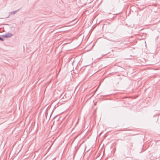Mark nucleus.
<instances>
[{
    "label": "nucleus",
    "mask_w": 160,
    "mask_h": 160,
    "mask_svg": "<svg viewBox=\"0 0 160 160\" xmlns=\"http://www.w3.org/2000/svg\"><path fill=\"white\" fill-rule=\"evenodd\" d=\"M74 155H73V158L74 157Z\"/></svg>",
    "instance_id": "5"
},
{
    "label": "nucleus",
    "mask_w": 160,
    "mask_h": 160,
    "mask_svg": "<svg viewBox=\"0 0 160 160\" xmlns=\"http://www.w3.org/2000/svg\"><path fill=\"white\" fill-rule=\"evenodd\" d=\"M13 34L10 32H8L5 34L2 35V36L4 38H9L13 36Z\"/></svg>",
    "instance_id": "2"
},
{
    "label": "nucleus",
    "mask_w": 160,
    "mask_h": 160,
    "mask_svg": "<svg viewBox=\"0 0 160 160\" xmlns=\"http://www.w3.org/2000/svg\"><path fill=\"white\" fill-rule=\"evenodd\" d=\"M133 143L131 142H128L127 145V150L129 151H130L133 148Z\"/></svg>",
    "instance_id": "1"
},
{
    "label": "nucleus",
    "mask_w": 160,
    "mask_h": 160,
    "mask_svg": "<svg viewBox=\"0 0 160 160\" xmlns=\"http://www.w3.org/2000/svg\"><path fill=\"white\" fill-rule=\"evenodd\" d=\"M0 41H4V39L0 37Z\"/></svg>",
    "instance_id": "4"
},
{
    "label": "nucleus",
    "mask_w": 160,
    "mask_h": 160,
    "mask_svg": "<svg viewBox=\"0 0 160 160\" xmlns=\"http://www.w3.org/2000/svg\"><path fill=\"white\" fill-rule=\"evenodd\" d=\"M20 9H18V10H16V11H13L12 12H10V13L11 14H15L17 12H18Z\"/></svg>",
    "instance_id": "3"
}]
</instances>
